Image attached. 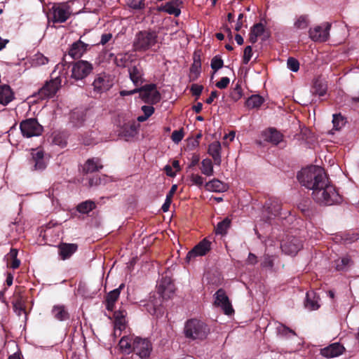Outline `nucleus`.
Masks as SVG:
<instances>
[{
    "label": "nucleus",
    "mask_w": 359,
    "mask_h": 359,
    "mask_svg": "<svg viewBox=\"0 0 359 359\" xmlns=\"http://www.w3.org/2000/svg\"><path fill=\"white\" fill-rule=\"evenodd\" d=\"M297 179L302 186L312 191L313 199L319 204L332 205L341 200L337 190L319 166L311 165L303 168L298 172Z\"/></svg>",
    "instance_id": "nucleus-1"
},
{
    "label": "nucleus",
    "mask_w": 359,
    "mask_h": 359,
    "mask_svg": "<svg viewBox=\"0 0 359 359\" xmlns=\"http://www.w3.org/2000/svg\"><path fill=\"white\" fill-rule=\"evenodd\" d=\"M158 34L154 30H142L136 33L133 42V50L138 53H154L161 47Z\"/></svg>",
    "instance_id": "nucleus-2"
},
{
    "label": "nucleus",
    "mask_w": 359,
    "mask_h": 359,
    "mask_svg": "<svg viewBox=\"0 0 359 359\" xmlns=\"http://www.w3.org/2000/svg\"><path fill=\"white\" fill-rule=\"evenodd\" d=\"M208 332L207 325L197 319L189 320L185 325L184 334L187 338L203 340L206 338Z\"/></svg>",
    "instance_id": "nucleus-3"
},
{
    "label": "nucleus",
    "mask_w": 359,
    "mask_h": 359,
    "mask_svg": "<svg viewBox=\"0 0 359 359\" xmlns=\"http://www.w3.org/2000/svg\"><path fill=\"white\" fill-rule=\"evenodd\" d=\"M20 129L23 137L29 138L39 136L42 134L43 128L36 118H27L20 122Z\"/></svg>",
    "instance_id": "nucleus-4"
},
{
    "label": "nucleus",
    "mask_w": 359,
    "mask_h": 359,
    "mask_svg": "<svg viewBox=\"0 0 359 359\" xmlns=\"http://www.w3.org/2000/svg\"><path fill=\"white\" fill-rule=\"evenodd\" d=\"M70 15L71 10L67 4H55L50 10L48 18L54 23H62L69 18Z\"/></svg>",
    "instance_id": "nucleus-5"
},
{
    "label": "nucleus",
    "mask_w": 359,
    "mask_h": 359,
    "mask_svg": "<svg viewBox=\"0 0 359 359\" xmlns=\"http://www.w3.org/2000/svg\"><path fill=\"white\" fill-rule=\"evenodd\" d=\"M61 82L60 76H56L54 79L46 81L38 91L39 97L44 100L54 97L61 87Z\"/></svg>",
    "instance_id": "nucleus-6"
},
{
    "label": "nucleus",
    "mask_w": 359,
    "mask_h": 359,
    "mask_svg": "<svg viewBox=\"0 0 359 359\" xmlns=\"http://www.w3.org/2000/svg\"><path fill=\"white\" fill-rule=\"evenodd\" d=\"M330 28L329 22L311 27L309 30V38L314 42H324L329 38Z\"/></svg>",
    "instance_id": "nucleus-7"
},
{
    "label": "nucleus",
    "mask_w": 359,
    "mask_h": 359,
    "mask_svg": "<svg viewBox=\"0 0 359 359\" xmlns=\"http://www.w3.org/2000/svg\"><path fill=\"white\" fill-rule=\"evenodd\" d=\"M114 85V77L106 73H100L96 76L93 83L94 91L102 93L109 90Z\"/></svg>",
    "instance_id": "nucleus-8"
},
{
    "label": "nucleus",
    "mask_w": 359,
    "mask_h": 359,
    "mask_svg": "<svg viewBox=\"0 0 359 359\" xmlns=\"http://www.w3.org/2000/svg\"><path fill=\"white\" fill-rule=\"evenodd\" d=\"M140 96L142 100L149 104H156L161 100V95L155 84L146 85L140 88Z\"/></svg>",
    "instance_id": "nucleus-9"
},
{
    "label": "nucleus",
    "mask_w": 359,
    "mask_h": 359,
    "mask_svg": "<svg viewBox=\"0 0 359 359\" xmlns=\"http://www.w3.org/2000/svg\"><path fill=\"white\" fill-rule=\"evenodd\" d=\"M93 70L91 63L86 60H79L75 62L72 69V77L76 80L86 78Z\"/></svg>",
    "instance_id": "nucleus-10"
},
{
    "label": "nucleus",
    "mask_w": 359,
    "mask_h": 359,
    "mask_svg": "<svg viewBox=\"0 0 359 359\" xmlns=\"http://www.w3.org/2000/svg\"><path fill=\"white\" fill-rule=\"evenodd\" d=\"M214 299L215 306L220 307L226 315L233 313L234 310L224 290H218L214 294Z\"/></svg>",
    "instance_id": "nucleus-11"
},
{
    "label": "nucleus",
    "mask_w": 359,
    "mask_h": 359,
    "mask_svg": "<svg viewBox=\"0 0 359 359\" xmlns=\"http://www.w3.org/2000/svg\"><path fill=\"white\" fill-rule=\"evenodd\" d=\"M158 294L160 295L159 298L169 299L175 292V285L168 276L162 277L158 283L157 286Z\"/></svg>",
    "instance_id": "nucleus-12"
},
{
    "label": "nucleus",
    "mask_w": 359,
    "mask_h": 359,
    "mask_svg": "<svg viewBox=\"0 0 359 359\" xmlns=\"http://www.w3.org/2000/svg\"><path fill=\"white\" fill-rule=\"evenodd\" d=\"M211 248V242L204 238L197 244L186 256V262H191L196 257H201L206 255Z\"/></svg>",
    "instance_id": "nucleus-13"
},
{
    "label": "nucleus",
    "mask_w": 359,
    "mask_h": 359,
    "mask_svg": "<svg viewBox=\"0 0 359 359\" xmlns=\"http://www.w3.org/2000/svg\"><path fill=\"white\" fill-rule=\"evenodd\" d=\"M152 350L151 344L147 339L137 337L133 344V351L141 358H146L149 356Z\"/></svg>",
    "instance_id": "nucleus-14"
},
{
    "label": "nucleus",
    "mask_w": 359,
    "mask_h": 359,
    "mask_svg": "<svg viewBox=\"0 0 359 359\" xmlns=\"http://www.w3.org/2000/svg\"><path fill=\"white\" fill-rule=\"evenodd\" d=\"M302 248V241L295 237L290 238L281 244L283 252L290 255H295Z\"/></svg>",
    "instance_id": "nucleus-15"
},
{
    "label": "nucleus",
    "mask_w": 359,
    "mask_h": 359,
    "mask_svg": "<svg viewBox=\"0 0 359 359\" xmlns=\"http://www.w3.org/2000/svg\"><path fill=\"white\" fill-rule=\"evenodd\" d=\"M90 46V44L84 43L80 39L70 46L68 55L73 59H79L87 52Z\"/></svg>",
    "instance_id": "nucleus-16"
},
{
    "label": "nucleus",
    "mask_w": 359,
    "mask_h": 359,
    "mask_svg": "<svg viewBox=\"0 0 359 359\" xmlns=\"http://www.w3.org/2000/svg\"><path fill=\"white\" fill-rule=\"evenodd\" d=\"M30 163L33 165L34 170H42L47 165V161L44 157V152L41 149H32Z\"/></svg>",
    "instance_id": "nucleus-17"
},
{
    "label": "nucleus",
    "mask_w": 359,
    "mask_h": 359,
    "mask_svg": "<svg viewBox=\"0 0 359 359\" xmlns=\"http://www.w3.org/2000/svg\"><path fill=\"white\" fill-rule=\"evenodd\" d=\"M344 348L339 343H334L320 351L323 356L326 358L337 357L343 353Z\"/></svg>",
    "instance_id": "nucleus-18"
},
{
    "label": "nucleus",
    "mask_w": 359,
    "mask_h": 359,
    "mask_svg": "<svg viewBox=\"0 0 359 359\" xmlns=\"http://www.w3.org/2000/svg\"><path fill=\"white\" fill-rule=\"evenodd\" d=\"M15 98L14 92L7 84L0 85V104L8 105Z\"/></svg>",
    "instance_id": "nucleus-19"
},
{
    "label": "nucleus",
    "mask_w": 359,
    "mask_h": 359,
    "mask_svg": "<svg viewBox=\"0 0 359 359\" xmlns=\"http://www.w3.org/2000/svg\"><path fill=\"white\" fill-rule=\"evenodd\" d=\"M78 249L74 243H62L58 245L59 255L62 260L69 259Z\"/></svg>",
    "instance_id": "nucleus-20"
},
{
    "label": "nucleus",
    "mask_w": 359,
    "mask_h": 359,
    "mask_svg": "<svg viewBox=\"0 0 359 359\" xmlns=\"http://www.w3.org/2000/svg\"><path fill=\"white\" fill-rule=\"evenodd\" d=\"M221 151L222 147L219 142L215 141L209 144L208 153L212 156L217 165H220L222 163Z\"/></svg>",
    "instance_id": "nucleus-21"
},
{
    "label": "nucleus",
    "mask_w": 359,
    "mask_h": 359,
    "mask_svg": "<svg viewBox=\"0 0 359 359\" xmlns=\"http://www.w3.org/2000/svg\"><path fill=\"white\" fill-rule=\"evenodd\" d=\"M123 287H124V284H121L118 288L111 291L110 292H109L107 294V295L106 297V300H105V305H106V309L108 311H111L114 310L115 304L119 297L121 290Z\"/></svg>",
    "instance_id": "nucleus-22"
},
{
    "label": "nucleus",
    "mask_w": 359,
    "mask_h": 359,
    "mask_svg": "<svg viewBox=\"0 0 359 359\" xmlns=\"http://www.w3.org/2000/svg\"><path fill=\"white\" fill-rule=\"evenodd\" d=\"M181 4L182 1L180 0H171L165 3V5L161 6L158 10L165 11L170 15H174L175 16H179L181 13L180 8Z\"/></svg>",
    "instance_id": "nucleus-23"
},
{
    "label": "nucleus",
    "mask_w": 359,
    "mask_h": 359,
    "mask_svg": "<svg viewBox=\"0 0 359 359\" xmlns=\"http://www.w3.org/2000/svg\"><path fill=\"white\" fill-rule=\"evenodd\" d=\"M135 336L128 335L123 337L118 343V346L120 350L126 354H129L133 351V344L135 339H136Z\"/></svg>",
    "instance_id": "nucleus-24"
},
{
    "label": "nucleus",
    "mask_w": 359,
    "mask_h": 359,
    "mask_svg": "<svg viewBox=\"0 0 359 359\" xmlns=\"http://www.w3.org/2000/svg\"><path fill=\"white\" fill-rule=\"evenodd\" d=\"M205 189L212 192H224L228 189V186L223 182L213 179L205 184Z\"/></svg>",
    "instance_id": "nucleus-25"
},
{
    "label": "nucleus",
    "mask_w": 359,
    "mask_h": 359,
    "mask_svg": "<svg viewBox=\"0 0 359 359\" xmlns=\"http://www.w3.org/2000/svg\"><path fill=\"white\" fill-rule=\"evenodd\" d=\"M305 307L311 311L319 309V297L317 296L314 291H309L306 293Z\"/></svg>",
    "instance_id": "nucleus-26"
},
{
    "label": "nucleus",
    "mask_w": 359,
    "mask_h": 359,
    "mask_svg": "<svg viewBox=\"0 0 359 359\" xmlns=\"http://www.w3.org/2000/svg\"><path fill=\"white\" fill-rule=\"evenodd\" d=\"M114 332L115 337L120 336L121 332L126 329V320L122 312H116L114 313Z\"/></svg>",
    "instance_id": "nucleus-27"
},
{
    "label": "nucleus",
    "mask_w": 359,
    "mask_h": 359,
    "mask_svg": "<svg viewBox=\"0 0 359 359\" xmlns=\"http://www.w3.org/2000/svg\"><path fill=\"white\" fill-rule=\"evenodd\" d=\"M130 78L135 86L142 83V70L140 66L135 65L128 69Z\"/></svg>",
    "instance_id": "nucleus-28"
},
{
    "label": "nucleus",
    "mask_w": 359,
    "mask_h": 359,
    "mask_svg": "<svg viewBox=\"0 0 359 359\" xmlns=\"http://www.w3.org/2000/svg\"><path fill=\"white\" fill-rule=\"evenodd\" d=\"M51 313L53 316L57 320L64 321L69 318V313L64 305H55Z\"/></svg>",
    "instance_id": "nucleus-29"
},
{
    "label": "nucleus",
    "mask_w": 359,
    "mask_h": 359,
    "mask_svg": "<svg viewBox=\"0 0 359 359\" xmlns=\"http://www.w3.org/2000/svg\"><path fill=\"white\" fill-rule=\"evenodd\" d=\"M264 140L270 142L274 144H278L282 141L283 135L276 129L269 128L263 133Z\"/></svg>",
    "instance_id": "nucleus-30"
},
{
    "label": "nucleus",
    "mask_w": 359,
    "mask_h": 359,
    "mask_svg": "<svg viewBox=\"0 0 359 359\" xmlns=\"http://www.w3.org/2000/svg\"><path fill=\"white\" fill-rule=\"evenodd\" d=\"M161 303L162 299L158 298L155 301V302L153 300L149 301L145 306L149 313L158 316L163 313L162 308L161 306Z\"/></svg>",
    "instance_id": "nucleus-31"
},
{
    "label": "nucleus",
    "mask_w": 359,
    "mask_h": 359,
    "mask_svg": "<svg viewBox=\"0 0 359 359\" xmlns=\"http://www.w3.org/2000/svg\"><path fill=\"white\" fill-rule=\"evenodd\" d=\"M102 168L100 160L99 158L88 159L83 165V171L86 173L93 172Z\"/></svg>",
    "instance_id": "nucleus-32"
},
{
    "label": "nucleus",
    "mask_w": 359,
    "mask_h": 359,
    "mask_svg": "<svg viewBox=\"0 0 359 359\" xmlns=\"http://www.w3.org/2000/svg\"><path fill=\"white\" fill-rule=\"evenodd\" d=\"M201 171L202 174L205 176L210 177L214 175V168L212 160L210 158H205L201 161Z\"/></svg>",
    "instance_id": "nucleus-33"
},
{
    "label": "nucleus",
    "mask_w": 359,
    "mask_h": 359,
    "mask_svg": "<svg viewBox=\"0 0 359 359\" xmlns=\"http://www.w3.org/2000/svg\"><path fill=\"white\" fill-rule=\"evenodd\" d=\"M18 250L16 249H11L9 253L6 256L7 259V264L13 269H17L20 264V261L17 258Z\"/></svg>",
    "instance_id": "nucleus-34"
},
{
    "label": "nucleus",
    "mask_w": 359,
    "mask_h": 359,
    "mask_svg": "<svg viewBox=\"0 0 359 359\" xmlns=\"http://www.w3.org/2000/svg\"><path fill=\"white\" fill-rule=\"evenodd\" d=\"M264 32V26L262 23L255 24L251 29L250 34V41L255 43L257 41L258 36H261Z\"/></svg>",
    "instance_id": "nucleus-35"
},
{
    "label": "nucleus",
    "mask_w": 359,
    "mask_h": 359,
    "mask_svg": "<svg viewBox=\"0 0 359 359\" xmlns=\"http://www.w3.org/2000/svg\"><path fill=\"white\" fill-rule=\"evenodd\" d=\"M264 98L259 95H252L245 102V105L249 109L259 107L264 102Z\"/></svg>",
    "instance_id": "nucleus-36"
},
{
    "label": "nucleus",
    "mask_w": 359,
    "mask_h": 359,
    "mask_svg": "<svg viewBox=\"0 0 359 359\" xmlns=\"http://www.w3.org/2000/svg\"><path fill=\"white\" fill-rule=\"evenodd\" d=\"M67 135L63 132H55L53 133L52 142L55 145L65 147L67 145Z\"/></svg>",
    "instance_id": "nucleus-37"
},
{
    "label": "nucleus",
    "mask_w": 359,
    "mask_h": 359,
    "mask_svg": "<svg viewBox=\"0 0 359 359\" xmlns=\"http://www.w3.org/2000/svg\"><path fill=\"white\" fill-rule=\"evenodd\" d=\"M95 203L93 201H86L81 203L76 207L78 212L82 214H88L91 210L95 208Z\"/></svg>",
    "instance_id": "nucleus-38"
},
{
    "label": "nucleus",
    "mask_w": 359,
    "mask_h": 359,
    "mask_svg": "<svg viewBox=\"0 0 359 359\" xmlns=\"http://www.w3.org/2000/svg\"><path fill=\"white\" fill-rule=\"evenodd\" d=\"M327 92L326 83L319 79L315 81L313 83V93L319 96H323Z\"/></svg>",
    "instance_id": "nucleus-39"
},
{
    "label": "nucleus",
    "mask_w": 359,
    "mask_h": 359,
    "mask_svg": "<svg viewBox=\"0 0 359 359\" xmlns=\"http://www.w3.org/2000/svg\"><path fill=\"white\" fill-rule=\"evenodd\" d=\"M309 25V20L307 15H300L295 20L294 27L297 29H305Z\"/></svg>",
    "instance_id": "nucleus-40"
},
{
    "label": "nucleus",
    "mask_w": 359,
    "mask_h": 359,
    "mask_svg": "<svg viewBox=\"0 0 359 359\" xmlns=\"http://www.w3.org/2000/svg\"><path fill=\"white\" fill-rule=\"evenodd\" d=\"M231 220L228 218H225L222 222H219L216 226L215 231L218 234H225L227 229L230 227Z\"/></svg>",
    "instance_id": "nucleus-41"
},
{
    "label": "nucleus",
    "mask_w": 359,
    "mask_h": 359,
    "mask_svg": "<svg viewBox=\"0 0 359 359\" xmlns=\"http://www.w3.org/2000/svg\"><path fill=\"white\" fill-rule=\"evenodd\" d=\"M277 333L278 335L284 337H290V336H295L294 331L285 326L283 324H280L277 327Z\"/></svg>",
    "instance_id": "nucleus-42"
},
{
    "label": "nucleus",
    "mask_w": 359,
    "mask_h": 359,
    "mask_svg": "<svg viewBox=\"0 0 359 359\" xmlns=\"http://www.w3.org/2000/svg\"><path fill=\"white\" fill-rule=\"evenodd\" d=\"M351 260L348 257H344L336 261V269L338 271L345 269L351 264Z\"/></svg>",
    "instance_id": "nucleus-43"
},
{
    "label": "nucleus",
    "mask_w": 359,
    "mask_h": 359,
    "mask_svg": "<svg viewBox=\"0 0 359 359\" xmlns=\"http://www.w3.org/2000/svg\"><path fill=\"white\" fill-rule=\"evenodd\" d=\"M242 95H243V92H242L241 87L240 84L236 83L235 87L232 89V90L230 93V97L231 98L232 100L236 102V101H238V100H240L241 98Z\"/></svg>",
    "instance_id": "nucleus-44"
},
{
    "label": "nucleus",
    "mask_w": 359,
    "mask_h": 359,
    "mask_svg": "<svg viewBox=\"0 0 359 359\" xmlns=\"http://www.w3.org/2000/svg\"><path fill=\"white\" fill-rule=\"evenodd\" d=\"M332 123L334 128L336 130H339L345 124V121L344 117L341 114H334Z\"/></svg>",
    "instance_id": "nucleus-45"
},
{
    "label": "nucleus",
    "mask_w": 359,
    "mask_h": 359,
    "mask_svg": "<svg viewBox=\"0 0 359 359\" xmlns=\"http://www.w3.org/2000/svg\"><path fill=\"white\" fill-rule=\"evenodd\" d=\"M122 133L125 137L134 136L136 133V128L135 124H124Z\"/></svg>",
    "instance_id": "nucleus-46"
},
{
    "label": "nucleus",
    "mask_w": 359,
    "mask_h": 359,
    "mask_svg": "<svg viewBox=\"0 0 359 359\" xmlns=\"http://www.w3.org/2000/svg\"><path fill=\"white\" fill-rule=\"evenodd\" d=\"M48 62V59L41 53H36L34 56L33 63L35 65H43Z\"/></svg>",
    "instance_id": "nucleus-47"
},
{
    "label": "nucleus",
    "mask_w": 359,
    "mask_h": 359,
    "mask_svg": "<svg viewBox=\"0 0 359 359\" xmlns=\"http://www.w3.org/2000/svg\"><path fill=\"white\" fill-rule=\"evenodd\" d=\"M13 310L18 316H20L25 311L23 303L20 298L17 299L13 302Z\"/></svg>",
    "instance_id": "nucleus-48"
},
{
    "label": "nucleus",
    "mask_w": 359,
    "mask_h": 359,
    "mask_svg": "<svg viewBox=\"0 0 359 359\" xmlns=\"http://www.w3.org/2000/svg\"><path fill=\"white\" fill-rule=\"evenodd\" d=\"M223 67V60L219 56H215L211 61V67L215 73Z\"/></svg>",
    "instance_id": "nucleus-49"
},
{
    "label": "nucleus",
    "mask_w": 359,
    "mask_h": 359,
    "mask_svg": "<svg viewBox=\"0 0 359 359\" xmlns=\"http://www.w3.org/2000/svg\"><path fill=\"white\" fill-rule=\"evenodd\" d=\"M126 3L133 9H142L144 7V0H126Z\"/></svg>",
    "instance_id": "nucleus-50"
},
{
    "label": "nucleus",
    "mask_w": 359,
    "mask_h": 359,
    "mask_svg": "<svg viewBox=\"0 0 359 359\" xmlns=\"http://www.w3.org/2000/svg\"><path fill=\"white\" fill-rule=\"evenodd\" d=\"M288 69L291 71L296 72L299 70V63L297 60L294 57H289L287 62Z\"/></svg>",
    "instance_id": "nucleus-51"
},
{
    "label": "nucleus",
    "mask_w": 359,
    "mask_h": 359,
    "mask_svg": "<svg viewBox=\"0 0 359 359\" xmlns=\"http://www.w3.org/2000/svg\"><path fill=\"white\" fill-rule=\"evenodd\" d=\"M184 137V131L183 129L178 130H174L171 135L172 140L178 144L183 138Z\"/></svg>",
    "instance_id": "nucleus-52"
},
{
    "label": "nucleus",
    "mask_w": 359,
    "mask_h": 359,
    "mask_svg": "<svg viewBox=\"0 0 359 359\" xmlns=\"http://www.w3.org/2000/svg\"><path fill=\"white\" fill-rule=\"evenodd\" d=\"M190 180L192 182V184H195L198 187L202 186L204 183L203 177L198 174H191L190 176Z\"/></svg>",
    "instance_id": "nucleus-53"
},
{
    "label": "nucleus",
    "mask_w": 359,
    "mask_h": 359,
    "mask_svg": "<svg viewBox=\"0 0 359 359\" xmlns=\"http://www.w3.org/2000/svg\"><path fill=\"white\" fill-rule=\"evenodd\" d=\"M252 56V47L250 46H248L245 47L243 53V62L244 64H248Z\"/></svg>",
    "instance_id": "nucleus-54"
},
{
    "label": "nucleus",
    "mask_w": 359,
    "mask_h": 359,
    "mask_svg": "<svg viewBox=\"0 0 359 359\" xmlns=\"http://www.w3.org/2000/svg\"><path fill=\"white\" fill-rule=\"evenodd\" d=\"M261 265L264 268L271 269L273 266V261L272 257L269 255H265L264 257V259H263Z\"/></svg>",
    "instance_id": "nucleus-55"
},
{
    "label": "nucleus",
    "mask_w": 359,
    "mask_h": 359,
    "mask_svg": "<svg viewBox=\"0 0 359 359\" xmlns=\"http://www.w3.org/2000/svg\"><path fill=\"white\" fill-rule=\"evenodd\" d=\"M203 87L201 85L193 84L191 87V91L193 95L199 97L203 91Z\"/></svg>",
    "instance_id": "nucleus-56"
},
{
    "label": "nucleus",
    "mask_w": 359,
    "mask_h": 359,
    "mask_svg": "<svg viewBox=\"0 0 359 359\" xmlns=\"http://www.w3.org/2000/svg\"><path fill=\"white\" fill-rule=\"evenodd\" d=\"M230 80L228 77H222L219 81L216 83V86L218 88L224 89L226 88L229 84Z\"/></svg>",
    "instance_id": "nucleus-57"
},
{
    "label": "nucleus",
    "mask_w": 359,
    "mask_h": 359,
    "mask_svg": "<svg viewBox=\"0 0 359 359\" xmlns=\"http://www.w3.org/2000/svg\"><path fill=\"white\" fill-rule=\"evenodd\" d=\"M142 110L144 112V115L147 116L148 118L154 112V108L152 106H142Z\"/></svg>",
    "instance_id": "nucleus-58"
},
{
    "label": "nucleus",
    "mask_w": 359,
    "mask_h": 359,
    "mask_svg": "<svg viewBox=\"0 0 359 359\" xmlns=\"http://www.w3.org/2000/svg\"><path fill=\"white\" fill-rule=\"evenodd\" d=\"M267 212L270 215L267 216L266 221L269 222L272 216H276L278 213V208L275 209L274 210H271L270 207H266L265 210L264 211L263 214L264 215V212Z\"/></svg>",
    "instance_id": "nucleus-59"
},
{
    "label": "nucleus",
    "mask_w": 359,
    "mask_h": 359,
    "mask_svg": "<svg viewBox=\"0 0 359 359\" xmlns=\"http://www.w3.org/2000/svg\"><path fill=\"white\" fill-rule=\"evenodd\" d=\"M111 38L112 34L111 33L103 34L101 36L100 43L102 45H105L111 39Z\"/></svg>",
    "instance_id": "nucleus-60"
},
{
    "label": "nucleus",
    "mask_w": 359,
    "mask_h": 359,
    "mask_svg": "<svg viewBox=\"0 0 359 359\" xmlns=\"http://www.w3.org/2000/svg\"><path fill=\"white\" fill-rule=\"evenodd\" d=\"M257 256L253 253H249L248 259H247V263L248 264L255 265L257 263Z\"/></svg>",
    "instance_id": "nucleus-61"
},
{
    "label": "nucleus",
    "mask_w": 359,
    "mask_h": 359,
    "mask_svg": "<svg viewBox=\"0 0 359 359\" xmlns=\"http://www.w3.org/2000/svg\"><path fill=\"white\" fill-rule=\"evenodd\" d=\"M217 96H218L217 91H216V90L212 91L211 93H210V97L205 101L206 103L208 104H211L213 102V100L216 97H217Z\"/></svg>",
    "instance_id": "nucleus-62"
},
{
    "label": "nucleus",
    "mask_w": 359,
    "mask_h": 359,
    "mask_svg": "<svg viewBox=\"0 0 359 359\" xmlns=\"http://www.w3.org/2000/svg\"><path fill=\"white\" fill-rule=\"evenodd\" d=\"M171 200L170 198H165V203L163 204L162 207H161V209L163 212H167L169 210V207L170 205V203H171Z\"/></svg>",
    "instance_id": "nucleus-63"
},
{
    "label": "nucleus",
    "mask_w": 359,
    "mask_h": 359,
    "mask_svg": "<svg viewBox=\"0 0 359 359\" xmlns=\"http://www.w3.org/2000/svg\"><path fill=\"white\" fill-rule=\"evenodd\" d=\"M137 92H140V88H135L134 90H121L120 92V94H121V96H127V95H133V94L136 93Z\"/></svg>",
    "instance_id": "nucleus-64"
}]
</instances>
